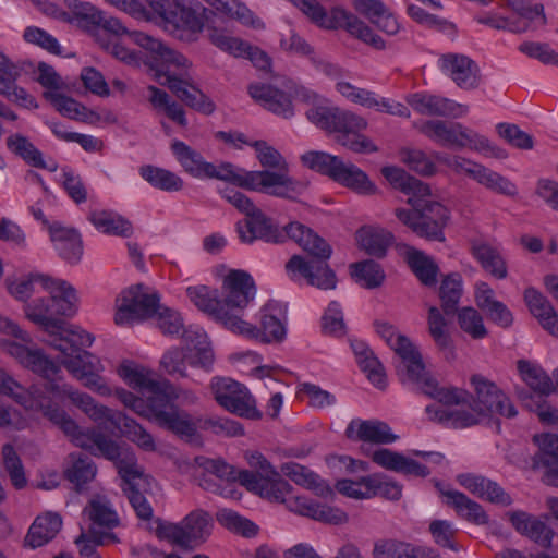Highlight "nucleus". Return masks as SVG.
Listing matches in <instances>:
<instances>
[{
    "label": "nucleus",
    "mask_w": 558,
    "mask_h": 558,
    "mask_svg": "<svg viewBox=\"0 0 558 558\" xmlns=\"http://www.w3.org/2000/svg\"><path fill=\"white\" fill-rule=\"evenodd\" d=\"M7 350L22 365L48 379L45 386L47 393L59 400L64 397L69 398L93 421L97 423L109 422L143 450L149 452L156 450L153 436L136 421L96 402L89 395L75 389L71 385L57 383L56 378L61 371L60 366L48 359L40 350H32L16 342L9 343Z\"/></svg>",
    "instance_id": "f257e3e1"
},
{
    "label": "nucleus",
    "mask_w": 558,
    "mask_h": 558,
    "mask_svg": "<svg viewBox=\"0 0 558 558\" xmlns=\"http://www.w3.org/2000/svg\"><path fill=\"white\" fill-rule=\"evenodd\" d=\"M171 151L183 170L196 179H218L245 190L266 193L275 197H293L303 189L301 183L294 182L280 173L246 172L245 169L238 168L229 162L215 166L207 162L201 153L180 140H174L171 143Z\"/></svg>",
    "instance_id": "f03ea898"
},
{
    "label": "nucleus",
    "mask_w": 558,
    "mask_h": 558,
    "mask_svg": "<svg viewBox=\"0 0 558 558\" xmlns=\"http://www.w3.org/2000/svg\"><path fill=\"white\" fill-rule=\"evenodd\" d=\"M381 174L395 189L410 196L408 204L413 209L395 210L399 221L420 238L444 242V228L448 222L449 211L438 202L425 201L430 195L429 186L398 167H384Z\"/></svg>",
    "instance_id": "7ed1b4c3"
},
{
    "label": "nucleus",
    "mask_w": 558,
    "mask_h": 558,
    "mask_svg": "<svg viewBox=\"0 0 558 558\" xmlns=\"http://www.w3.org/2000/svg\"><path fill=\"white\" fill-rule=\"evenodd\" d=\"M0 392L12 398L27 410L40 411L51 423L59 426L80 448L95 456H104L111 438L94 428L82 429L58 404L52 403L37 386L23 387L3 368H0Z\"/></svg>",
    "instance_id": "20e7f679"
},
{
    "label": "nucleus",
    "mask_w": 558,
    "mask_h": 558,
    "mask_svg": "<svg viewBox=\"0 0 558 558\" xmlns=\"http://www.w3.org/2000/svg\"><path fill=\"white\" fill-rule=\"evenodd\" d=\"M116 396L126 408L180 437L192 438L196 435L197 425L192 415L178 405L196 404L198 397L193 390L183 389L169 380H163L150 405H145L143 398L123 388L117 389Z\"/></svg>",
    "instance_id": "39448f33"
},
{
    "label": "nucleus",
    "mask_w": 558,
    "mask_h": 558,
    "mask_svg": "<svg viewBox=\"0 0 558 558\" xmlns=\"http://www.w3.org/2000/svg\"><path fill=\"white\" fill-rule=\"evenodd\" d=\"M130 36L134 44L150 53L149 69L160 85L167 86L182 102L197 112L209 116L216 110L214 101L190 77L177 76L169 72L170 65L178 69H186L190 65L183 54L143 32H132Z\"/></svg>",
    "instance_id": "423d86ee"
},
{
    "label": "nucleus",
    "mask_w": 558,
    "mask_h": 558,
    "mask_svg": "<svg viewBox=\"0 0 558 558\" xmlns=\"http://www.w3.org/2000/svg\"><path fill=\"white\" fill-rule=\"evenodd\" d=\"M287 234L295 241L311 257L293 255L286 264L288 275L292 280L304 278L307 284L320 290H333L337 287V276L329 267L331 246L313 230L300 222H291Z\"/></svg>",
    "instance_id": "0eeeda50"
},
{
    "label": "nucleus",
    "mask_w": 558,
    "mask_h": 558,
    "mask_svg": "<svg viewBox=\"0 0 558 558\" xmlns=\"http://www.w3.org/2000/svg\"><path fill=\"white\" fill-rule=\"evenodd\" d=\"M376 332L399 357L396 371L403 384L414 385L416 389L430 398L444 401L457 400L458 391L437 389V380L425 369L422 355L410 339L399 333L395 326L377 322Z\"/></svg>",
    "instance_id": "6e6552de"
},
{
    "label": "nucleus",
    "mask_w": 558,
    "mask_h": 558,
    "mask_svg": "<svg viewBox=\"0 0 558 558\" xmlns=\"http://www.w3.org/2000/svg\"><path fill=\"white\" fill-rule=\"evenodd\" d=\"M40 286L49 294V299H35L26 304L24 312L34 324L43 327L49 333L61 327L58 316L72 317L77 311V295L74 287L66 280L53 277H36Z\"/></svg>",
    "instance_id": "1a4fd4ad"
},
{
    "label": "nucleus",
    "mask_w": 558,
    "mask_h": 558,
    "mask_svg": "<svg viewBox=\"0 0 558 558\" xmlns=\"http://www.w3.org/2000/svg\"><path fill=\"white\" fill-rule=\"evenodd\" d=\"M182 338L186 349L173 347L167 350L160 359L161 369L172 377H186V351H189L192 354L190 365L209 371L214 362V353L203 328L190 326L183 330Z\"/></svg>",
    "instance_id": "9d476101"
},
{
    "label": "nucleus",
    "mask_w": 558,
    "mask_h": 558,
    "mask_svg": "<svg viewBox=\"0 0 558 558\" xmlns=\"http://www.w3.org/2000/svg\"><path fill=\"white\" fill-rule=\"evenodd\" d=\"M312 21L327 28H345L351 35L375 49H385L384 39L357 16L342 8H333L329 14L316 0H290Z\"/></svg>",
    "instance_id": "9b49d317"
},
{
    "label": "nucleus",
    "mask_w": 558,
    "mask_h": 558,
    "mask_svg": "<svg viewBox=\"0 0 558 558\" xmlns=\"http://www.w3.org/2000/svg\"><path fill=\"white\" fill-rule=\"evenodd\" d=\"M288 306L280 301L271 300L259 311V326L243 320L238 315L231 323V331L260 342H281L287 335Z\"/></svg>",
    "instance_id": "f8f14e48"
},
{
    "label": "nucleus",
    "mask_w": 558,
    "mask_h": 558,
    "mask_svg": "<svg viewBox=\"0 0 558 558\" xmlns=\"http://www.w3.org/2000/svg\"><path fill=\"white\" fill-rule=\"evenodd\" d=\"M210 391L216 402L225 410L242 417L259 420L262 412L248 389L230 377H213Z\"/></svg>",
    "instance_id": "ddd939ff"
},
{
    "label": "nucleus",
    "mask_w": 558,
    "mask_h": 558,
    "mask_svg": "<svg viewBox=\"0 0 558 558\" xmlns=\"http://www.w3.org/2000/svg\"><path fill=\"white\" fill-rule=\"evenodd\" d=\"M159 294L144 284L130 287L121 293L114 315L116 324L130 325L154 317L158 310Z\"/></svg>",
    "instance_id": "4468645a"
},
{
    "label": "nucleus",
    "mask_w": 558,
    "mask_h": 558,
    "mask_svg": "<svg viewBox=\"0 0 558 558\" xmlns=\"http://www.w3.org/2000/svg\"><path fill=\"white\" fill-rule=\"evenodd\" d=\"M442 391H458L457 400L444 401L435 398L445 405H427L425 412L429 420L438 422L448 428H466L480 423L482 415L473 405L471 410L466 409L464 403L469 399L468 392L456 388H439Z\"/></svg>",
    "instance_id": "2eb2a0df"
},
{
    "label": "nucleus",
    "mask_w": 558,
    "mask_h": 558,
    "mask_svg": "<svg viewBox=\"0 0 558 558\" xmlns=\"http://www.w3.org/2000/svg\"><path fill=\"white\" fill-rule=\"evenodd\" d=\"M367 128V121L351 111L338 108L331 132L341 146L357 154L376 153L378 147L361 132Z\"/></svg>",
    "instance_id": "dca6fc26"
},
{
    "label": "nucleus",
    "mask_w": 558,
    "mask_h": 558,
    "mask_svg": "<svg viewBox=\"0 0 558 558\" xmlns=\"http://www.w3.org/2000/svg\"><path fill=\"white\" fill-rule=\"evenodd\" d=\"M90 522L88 533L95 536L98 544H116L119 538L112 529L119 526L120 519L110 500L102 495L93 496L83 510Z\"/></svg>",
    "instance_id": "f3484780"
},
{
    "label": "nucleus",
    "mask_w": 558,
    "mask_h": 558,
    "mask_svg": "<svg viewBox=\"0 0 558 558\" xmlns=\"http://www.w3.org/2000/svg\"><path fill=\"white\" fill-rule=\"evenodd\" d=\"M471 384L475 392L474 407L482 416L498 414L512 418L518 414L509 397L495 383L481 375H474Z\"/></svg>",
    "instance_id": "a211bd4d"
},
{
    "label": "nucleus",
    "mask_w": 558,
    "mask_h": 558,
    "mask_svg": "<svg viewBox=\"0 0 558 558\" xmlns=\"http://www.w3.org/2000/svg\"><path fill=\"white\" fill-rule=\"evenodd\" d=\"M60 363L87 389L102 397H108L112 393V389L100 375L104 371V365L92 353H77L74 356L60 359Z\"/></svg>",
    "instance_id": "6ab92c4d"
},
{
    "label": "nucleus",
    "mask_w": 558,
    "mask_h": 558,
    "mask_svg": "<svg viewBox=\"0 0 558 558\" xmlns=\"http://www.w3.org/2000/svg\"><path fill=\"white\" fill-rule=\"evenodd\" d=\"M221 305L227 313L245 308L255 298L256 287L252 276L240 269L230 270L222 280Z\"/></svg>",
    "instance_id": "aec40b11"
},
{
    "label": "nucleus",
    "mask_w": 558,
    "mask_h": 558,
    "mask_svg": "<svg viewBox=\"0 0 558 558\" xmlns=\"http://www.w3.org/2000/svg\"><path fill=\"white\" fill-rule=\"evenodd\" d=\"M239 482L250 492L283 504L292 495L291 485L281 478L280 474L275 470H270L266 475L243 470L240 473Z\"/></svg>",
    "instance_id": "412c9836"
},
{
    "label": "nucleus",
    "mask_w": 558,
    "mask_h": 558,
    "mask_svg": "<svg viewBox=\"0 0 558 558\" xmlns=\"http://www.w3.org/2000/svg\"><path fill=\"white\" fill-rule=\"evenodd\" d=\"M287 226L286 228H288ZM239 236L244 243L262 240L267 243H280L287 234L257 207L243 220L236 223Z\"/></svg>",
    "instance_id": "4be33fe9"
},
{
    "label": "nucleus",
    "mask_w": 558,
    "mask_h": 558,
    "mask_svg": "<svg viewBox=\"0 0 558 558\" xmlns=\"http://www.w3.org/2000/svg\"><path fill=\"white\" fill-rule=\"evenodd\" d=\"M250 96L259 102L266 110L290 119L294 116L292 104V89L286 84L284 89L265 83H254L248 86Z\"/></svg>",
    "instance_id": "5701e85b"
},
{
    "label": "nucleus",
    "mask_w": 558,
    "mask_h": 558,
    "mask_svg": "<svg viewBox=\"0 0 558 558\" xmlns=\"http://www.w3.org/2000/svg\"><path fill=\"white\" fill-rule=\"evenodd\" d=\"M438 66L460 88L474 89L478 86V66L465 54H442L438 59Z\"/></svg>",
    "instance_id": "b1692460"
},
{
    "label": "nucleus",
    "mask_w": 558,
    "mask_h": 558,
    "mask_svg": "<svg viewBox=\"0 0 558 558\" xmlns=\"http://www.w3.org/2000/svg\"><path fill=\"white\" fill-rule=\"evenodd\" d=\"M407 102L421 114L437 117H462L469 107L451 99L426 93H414L407 97Z\"/></svg>",
    "instance_id": "393cba45"
},
{
    "label": "nucleus",
    "mask_w": 558,
    "mask_h": 558,
    "mask_svg": "<svg viewBox=\"0 0 558 558\" xmlns=\"http://www.w3.org/2000/svg\"><path fill=\"white\" fill-rule=\"evenodd\" d=\"M186 295L199 311L231 330V323H234L236 314L225 312L216 289L204 284L191 286L186 288Z\"/></svg>",
    "instance_id": "a878e982"
},
{
    "label": "nucleus",
    "mask_w": 558,
    "mask_h": 558,
    "mask_svg": "<svg viewBox=\"0 0 558 558\" xmlns=\"http://www.w3.org/2000/svg\"><path fill=\"white\" fill-rule=\"evenodd\" d=\"M50 344L61 353V359L74 356L77 353L85 352L83 349L90 347L94 337L84 329L75 326H68L61 319V327L54 329V333H50Z\"/></svg>",
    "instance_id": "bb28decb"
},
{
    "label": "nucleus",
    "mask_w": 558,
    "mask_h": 558,
    "mask_svg": "<svg viewBox=\"0 0 558 558\" xmlns=\"http://www.w3.org/2000/svg\"><path fill=\"white\" fill-rule=\"evenodd\" d=\"M49 235L59 256L70 264H76L83 255L81 234L74 228L54 221L49 225Z\"/></svg>",
    "instance_id": "cd10ccee"
},
{
    "label": "nucleus",
    "mask_w": 558,
    "mask_h": 558,
    "mask_svg": "<svg viewBox=\"0 0 558 558\" xmlns=\"http://www.w3.org/2000/svg\"><path fill=\"white\" fill-rule=\"evenodd\" d=\"M20 69L0 52V95L11 101H16L25 108H37L38 105L23 87L16 85Z\"/></svg>",
    "instance_id": "c85d7f7f"
},
{
    "label": "nucleus",
    "mask_w": 558,
    "mask_h": 558,
    "mask_svg": "<svg viewBox=\"0 0 558 558\" xmlns=\"http://www.w3.org/2000/svg\"><path fill=\"white\" fill-rule=\"evenodd\" d=\"M102 457L114 463L123 481L122 486L135 485L142 480L143 469L137 464L136 456L130 447L120 446L112 440Z\"/></svg>",
    "instance_id": "c756f323"
},
{
    "label": "nucleus",
    "mask_w": 558,
    "mask_h": 558,
    "mask_svg": "<svg viewBox=\"0 0 558 558\" xmlns=\"http://www.w3.org/2000/svg\"><path fill=\"white\" fill-rule=\"evenodd\" d=\"M207 12L208 10L199 3L187 5L179 11L172 10V14L167 19L166 29L180 38L183 37V32H189L190 35L198 34L205 26Z\"/></svg>",
    "instance_id": "7c9ffc66"
},
{
    "label": "nucleus",
    "mask_w": 558,
    "mask_h": 558,
    "mask_svg": "<svg viewBox=\"0 0 558 558\" xmlns=\"http://www.w3.org/2000/svg\"><path fill=\"white\" fill-rule=\"evenodd\" d=\"M457 481L461 486L478 498L504 506H509L512 502L511 497L500 485L483 475L464 473L458 475Z\"/></svg>",
    "instance_id": "2f4dec72"
},
{
    "label": "nucleus",
    "mask_w": 558,
    "mask_h": 558,
    "mask_svg": "<svg viewBox=\"0 0 558 558\" xmlns=\"http://www.w3.org/2000/svg\"><path fill=\"white\" fill-rule=\"evenodd\" d=\"M508 517L518 533L544 548L551 546L554 533L544 521L525 511H512Z\"/></svg>",
    "instance_id": "473e14b6"
},
{
    "label": "nucleus",
    "mask_w": 558,
    "mask_h": 558,
    "mask_svg": "<svg viewBox=\"0 0 558 558\" xmlns=\"http://www.w3.org/2000/svg\"><path fill=\"white\" fill-rule=\"evenodd\" d=\"M345 435L349 439L385 445L398 439L387 423L376 420H352L347 426Z\"/></svg>",
    "instance_id": "72a5a7b5"
},
{
    "label": "nucleus",
    "mask_w": 558,
    "mask_h": 558,
    "mask_svg": "<svg viewBox=\"0 0 558 558\" xmlns=\"http://www.w3.org/2000/svg\"><path fill=\"white\" fill-rule=\"evenodd\" d=\"M371 457L377 465L404 475L426 477L430 473L426 465L387 448L375 450Z\"/></svg>",
    "instance_id": "f704fd0d"
},
{
    "label": "nucleus",
    "mask_w": 558,
    "mask_h": 558,
    "mask_svg": "<svg viewBox=\"0 0 558 558\" xmlns=\"http://www.w3.org/2000/svg\"><path fill=\"white\" fill-rule=\"evenodd\" d=\"M194 463L203 472L199 485L206 490L218 494H221L220 487L214 482L213 476L229 483L239 481L240 473L242 472H238L232 465L220 459L196 457Z\"/></svg>",
    "instance_id": "c9c22d12"
},
{
    "label": "nucleus",
    "mask_w": 558,
    "mask_h": 558,
    "mask_svg": "<svg viewBox=\"0 0 558 558\" xmlns=\"http://www.w3.org/2000/svg\"><path fill=\"white\" fill-rule=\"evenodd\" d=\"M252 146L256 150V157L259 163L264 168L277 169V171L271 170H259L258 172H270V173H280L286 175L288 179L301 183L303 189L300 190L299 194H295L293 197H283L284 199L298 202L299 198L305 194L308 189V181L304 179H296L294 177L289 175L288 173V163L282 155L272 146L268 145L264 141H256L252 144ZM248 172L247 170H245Z\"/></svg>",
    "instance_id": "e433bc0d"
},
{
    "label": "nucleus",
    "mask_w": 558,
    "mask_h": 558,
    "mask_svg": "<svg viewBox=\"0 0 558 558\" xmlns=\"http://www.w3.org/2000/svg\"><path fill=\"white\" fill-rule=\"evenodd\" d=\"M119 376L126 385L138 390L146 397L145 405H150L153 399L160 390L162 381H157L151 377V373L145 367L132 363H123L118 368Z\"/></svg>",
    "instance_id": "4c0bfd02"
},
{
    "label": "nucleus",
    "mask_w": 558,
    "mask_h": 558,
    "mask_svg": "<svg viewBox=\"0 0 558 558\" xmlns=\"http://www.w3.org/2000/svg\"><path fill=\"white\" fill-rule=\"evenodd\" d=\"M471 254L481 264L482 268L493 277L497 279L507 277V265L499 245L483 240H474L471 242Z\"/></svg>",
    "instance_id": "58836bf2"
},
{
    "label": "nucleus",
    "mask_w": 558,
    "mask_h": 558,
    "mask_svg": "<svg viewBox=\"0 0 558 558\" xmlns=\"http://www.w3.org/2000/svg\"><path fill=\"white\" fill-rule=\"evenodd\" d=\"M375 558H438L435 549L415 546L393 539L377 542L373 550Z\"/></svg>",
    "instance_id": "ea45409f"
},
{
    "label": "nucleus",
    "mask_w": 558,
    "mask_h": 558,
    "mask_svg": "<svg viewBox=\"0 0 558 558\" xmlns=\"http://www.w3.org/2000/svg\"><path fill=\"white\" fill-rule=\"evenodd\" d=\"M418 131L436 144L445 147L457 148L462 128L460 122H447L442 120H429L417 124Z\"/></svg>",
    "instance_id": "a19ab883"
},
{
    "label": "nucleus",
    "mask_w": 558,
    "mask_h": 558,
    "mask_svg": "<svg viewBox=\"0 0 558 558\" xmlns=\"http://www.w3.org/2000/svg\"><path fill=\"white\" fill-rule=\"evenodd\" d=\"M61 527L62 518L58 513L46 512L35 519L25 541L32 548L40 547L54 538Z\"/></svg>",
    "instance_id": "79ce46f5"
},
{
    "label": "nucleus",
    "mask_w": 558,
    "mask_h": 558,
    "mask_svg": "<svg viewBox=\"0 0 558 558\" xmlns=\"http://www.w3.org/2000/svg\"><path fill=\"white\" fill-rule=\"evenodd\" d=\"M517 365L521 379L537 395L538 399L555 391L553 379L541 365L526 360H519Z\"/></svg>",
    "instance_id": "37998d69"
},
{
    "label": "nucleus",
    "mask_w": 558,
    "mask_h": 558,
    "mask_svg": "<svg viewBox=\"0 0 558 558\" xmlns=\"http://www.w3.org/2000/svg\"><path fill=\"white\" fill-rule=\"evenodd\" d=\"M332 180L361 195H373L377 192L376 185L363 170L343 160H341Z\"/></svg>",
    "instance_id": "c03bdc74"
},
{
    "label": "nucleus",
    "mask_w": 558,
    "mask_h": 558,
    "mask_svg": "<svg viewBox=\"0 0 558 558\" xmlns=\"http://www.w3.org/2000/svg\"><path fill=\"white\" fill-rule=\"evenodd\" d=\"M281 472L296 485L313 490L317 496L327 497L332 494L329 485L308 468L295 462L281 465Z\"/></svg>",
    "instance_id": "a18cd8bd"
},
{
    "label": "nucleus",
    "mask_w": 558,
    "mask_h": 558,
    "mask_svg": "<svg viewBox=\"0 0 558 558\" xmlns=\"http://www.w3.org/2000/svg\"><path fill=\"white\" fill-rule=\"evenodd\" d=\"M404 257L411 270L423 284L430 287L437 282L438 266L430 256L421 250L405 245Z\"/></svg>",
    "instance_id": "49530a36"
},
{
    "label": "nucleus",
    "mask_w": 558,
    "mask_h": 558,
    "mask_svg": "<svg viewBox=\"0 0 558 558\" xmlns=\"http://www.w3.org/2000/svg\"><path fill=\"white\" fill-rule=\"evenodd\" d=\"M7 147L11 153L17 155L25 162L35 168L47 169L51 172L56 171L58 168L54 161L46 163L43 154L26 136L20 133L12 134L7 138Z\"/></svg>",
    "instance_id": "de8ad7c7"
},
{
    "label": "nucleus",
    "mask_w": 558,
    "mask_h": 558,
    "mask_svg": "<svg viewBox=\"0 0 558 558\" xmlns=\"http://www.w3.org/2000/svg\"><path fill=\"white\" fill-rule=\"evenodd\" d=\"M441 494L447 498V504L453 507L457 513L465 520L478 525L488 523V515L483 507L463 493L448 489L442 490Z\"/></svg>",
    "instance_id": "09e8293b"
},
{
    "label": "nucleus",
    "mask_w": 558,
    "mask_h": 558,
    "mask_svg": "<svg viewBox=\"0 0 558 558\" xmlns=\"http://www.w3.org/2000/svg\"><path fill=\"white\" fill-rule=\"evenodd\" d=\"M361 247L372 256L383 258L393 242V234L383 228L363 227L356 233Z\"/></svg>",
    "instance_id": "8fccbe9b"
},
{
    "label": "nucleus",
    "mask_w": 558,
    "mask_h": 558,
    "mask_svg": "<svg viewBox=\"0 0 558 558\" xmlns=\"http://www.w3.org/2000/svg\"><path fill=\"white\" fill-rule=\"evenodd\" d=\"M88 220L98 231L105 234L129 238L133 233L132 223L113 211H92L88 216Z\"/></svg>",
    "instance_id": "3c124183"
},
{
    "label": "nucleus",
    "mask_w": 558,
    "mask_h": 558,
    "mask_svg": "<svg viewBox=\"0 0 558 558\" xmlns=\"http://www.w3.org/2000/svg\"><path fill=\"white\" fill-rule=\"evenodd\" d=\"M351 348L355 354L357 364L361 369L366 373L368 379L377 388H385L386 376L384 367L367 344L363 341H353L351 342Z\"/></svg>",
    "instance_id": "603ef678"
},
{
    "label": "nucleus",
    "mask_w": 558,
    "mask_h": 558,
    "mask_svg": "<svg viewBox=\"0 0 558 558\" xmlns=\"http://www.w3.org/2000/svg\"><path fill=\"white\" fill-rule=\"evenodd\" d=\"M209 517L203 511H193L181 522L182 547L190 548L195 544L203 543L209 535Z\"/></svg>",
    "instance_id": "864d4df0"
},
{
    "label": "nucleus",
    "mask_w": 558,
    "mask_h": 558,
    "mask_svg": "<svg viewBox=\"0 0 558 558\" xmlns=\"http://www.w3.org/2000/svg\"><path fill=\"white\" fill-rule=\"evenodd\" d=\"M458 147L459 149H469L487 157H494L498 159H505L507 154L504 149L495 146L492 142L483 134L477 131L462 124Z\"/></svg>",
    "instance_id": "5fc2aeb1"
},
{
    "label": "nucleus",
    "mask_w": 558,
    "mask_h": 558,
    "mask_svg": "<svg viewBox=\"0 0 558 558\" xmlns=\"http://www.w3.org/2000/svg\"><path fill=\"white\" fill-rule=\"evenodd\" d=\"M140 175L153 187L165 192H179L184 186L182 178L177 173L151 165L142 166Z\"/></svg>",
    "instance_id": "6e6d98bb"
},
{
    "label": "nucleus",
    "mask_w": 558,
    "mask_h": 558,
    "mask_svg": "<svg viewBox=\"0 0 558 558\" xmlns=\"http://www.w3.org/2000/svg\"><path fill=\"white\" fill-rule=\"evenodd\" d=\"M147 90L149 93L148 100L154 109L165 112L169 119L181 126L187 125L185 111L180 104L172 100L165 90L159 89L154 85H149Z\"/></svg>",
    "instance_id": "4d7b16f0"
},
{
    "label": "nucleus",
    "mask_w": 558,
    "mask_h": 558,
    "mask_svg": "<svg viewBox=\"0 0 558 558\" xmlns=\"http://www.w3.org/2000/svg\"><path fill=\"white\" fill-rule=\"evenodd\" d=\"M70 461L71 464L65 470V476L80 490L95 477L97 468L90 458L81 453H71Z\"/></svg>",
    "instance_id": "13d9d810"
},
{
    "label": "nucleus",
    "mask_w": 558,
    "mask_h": 558,
    "mask_svg": "<svg viewBox=\"0 0 558 558\" xmlns=\"http://www.w3.org/2000/svg\"><path fill=\"white\" fill-rule=\"evenodd\" d=\"M209 5L214 7L217 11L238 19L242 24L252 26L254 28H263L264 23L255 17L253 12L243 3L238 0H204Z\"/></svg>",
    "instance_id": "bf43d9fd"
},
{
    "label": "nucleus",
    "mask_w": 558,
    "mask_h": 558,
    "mask_svg": "<svg viewBox=\"0 0 558 558\" xmlns=\"http://www.w3.org/2000/svg\"><path fill=\"white\" fill-rule=\"evenodd\" d=\"M351 276L357 283L367 289L381 286L386 277L381 266L372 259L352 264Z\"/></svg>",
    "instance_id": "052dcab7"
},
{
    "label": "nucleus",
    "mask_w": 558,
    "mask_h": 558,
    "mask_svg": "<svg viewBox=\"0 0 558 558\" xmlns=\"http://www.w3.org/2000/svg\"><path fill=\"white\" fill-rule=\"evenodd\" d=\"M428 331L438 349L452 351V340L447 329L448 323L436 306L428 310Z\"/></svg>",
    "instance_id": "680f3d73"
},
{
    "label": "nucleus",
    "mask_w": 558,
    "mask_h": 558,
    "mask_svg": "<svg viewBox=\"0 0 558 558\" xmlns=\"http://www.w3.org/2000/svg\"><path fill=\"white\" fill-rule=\"evenodd\" d=\"M476 174L475 181L495 193L511 197L518 194V187L513 182L483 165Z\"/></svg>",
    "instance_id": "e2e57ef3"
},
{
    "label": "nucleus",
    "mask_w": 558,
    "mask_h": 558,
    "mask_svg": "<svg viewBox=\"0 0 558 558\" xmlns=\"http://www.w3.org/2000/svg\"><path fill=\"white\" fill-rule=\"evenodd\" d=\"M341 160L338 156L316 150L307 151L301 156L304 166L331 179H333Z\"/></svg>",
    "instance_id": "0e129e2a"
},
{
    "label": "nucleus",
    "mask_w": 558,
    "mask_h": 558,
    "mask_svg": "<svg viewBox=\"0 0 558 558\" xmlns=\"http://www.w3.org/2000/svg\"><path fill=\"white\" fill-rule=\"evenodd\" d=\"M441 307L445 314L450 315L457 311L462 295V280L460 275L452 274L444 278L440 286Z\"/></svg>",
    "instance_id": "69168bd1"
},
{
    "label": "nucleus",
    "mask_w": 558,
    "mask_h": 558,
    "mask_svg": "<svg viewBox=\"0 0 558 558\" xmlns=\"http://www.w3.org/2000/svg\"><path fill=\"white\" fill-rule=\"evenodd\" d=\"M401 161L412 171L424 175L436 173V165L423 150L416 148H403L400 150Z\"/></svg>",
    "instance_id": "338daca9"
},
{
    "label": "nucleus",
    "mask_w": 558,
    "mask_h": 558,
    "mask_svg": "<svg viewBox=\"0 0 558 558\" xmlns=\"http://www.w3.org/2000/svg\"><path fill=\"white\" fill-rule=\"evenodd\" d=\"M2 459L5 471L9 474L10 481L12 485L16 489H22L27 484V478L25 475L23 463L17 456L14 447L10 444H7L2 447Z\"/></svg>",
    "instance_id": "774afa93"
}]
</instances>
